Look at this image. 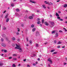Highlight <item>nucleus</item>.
<instances>
[{"label":"nucleus","mask_w":67,"mask_h":67,"mask_svg":"<svg viewBox=\"0 0 67 67\" xmlns=\"http://www.w3.org/2000/svg\"><path fill=\"white\" fill-rule=\"evenodd\" d=\"M16 47L15 48V49H19L20 50L19 51L20 52H22V49L21 48V46L20 45H18V44H16Z\"/></svg>","instance_id":"1"},{"label":"nucleus","mask_w":67,"mask_h":67,"mask_svg":"<svg viewBox=\"0 0 67 67\" xmlns=\"http://www.w3.org/2000/svg\"><path fill=\"white\" fill-rule=\"evenodd\" d=\"M51 24L49 25V26H50L51 27H53L54 26V23L53 22H49Z\"/></svg>","instance_id":"2"},{"label":"nucleus","mask_w":67,"mask_h":67,"mask_svg":"<svg viewBox=\"0 0 67 67\" xmlns=\"http://www.w3.org/2000/svg\"><path fill=\"white\" fill-rule=\"evenodd\" d=\"M44 3H46V4H48V5H53V3H51V2H50L51 3V4H50V3H49L48 2H47V1H45Z\"/></svg>","instance_id":"3"},{"label":"nucleus","mask_w":67,"mask_h":67,"mask_svg":"<svg viewBox=\"0 0 67 67\" xmlns=\"http://www.w3.org/2000/svg\"><path fill=\"white\" fill-rule=\"evenodd\" d=\"M47 61L49 62L50 63V64H53V62H52V61L51 58H48L47 60Z\"/></svg>","instance_id":"4"},{"label":"nucleus","mask_w":67,"mask_h":67,"mask_svg":"<svg viewBox=\"0 0 67 67\" xmlns=\"http://www.w3.org/2000/svg\"><path fill=\"white\" fill-rule=\"evenodd\" d=\"M36 36H40V34L38 32H36Z\"/></svg>","instance_id":"5"},{"label":"nucleus","mask_w":67,"mask_h":67,"mask_svg":"<svg viewBox=\"0 0 67 67\" xmlns=\"http://www.w3.org/2000/svg\"><path fill=\"white\" fill-rule=\"evenodd\" d=\"M1 45L3 47H5L6 46V45L5 44V43H2L1 44Z\"/></svg>","instance_id":"6"},{"label":"nucleus","mask_w":67,"mask_h":67,"mask_svg":"<svg viewBox=\"0 0 67 67\" xmlns=\"http://www.w3.org/2000/svg\"><path fill=\"white\" fill-rule=\"evenodd\" d=\"M58 33H57L55 34V38L58 37Z\"/></svg>","instance_id":"7"},{"label":"nucleus","mask_w":67,"mask_h":67,"mask_svg":"<svg viewBox=\"0 0 67 67\" xmlns=\"http://www.w3.org/2000/svg\"><path fill=\"white\" fill-rule=\"evenodd\" d=\"M44 24L45 25H46L48 26V23L46 22H44Z\"/></svg>","instance_id":"8"},{"label":"nucleus","mask_w":67,"mask_h":67,"mask_svg":"<svg viewBox=\"0 0 67 67\" xmlns=\"http://www.w3.org/2000/svg\"><path fill=\"white\" fill-rule=\"evenodd\" d=\"M30 2H31V3H35V2H34L33 1L31 0H30Z\"/></svg>","instance_id":"9"},{"label":"nucleus","mask_w":67,"mask_h":67,"mask_svg":"<svg viewBox=\"0 0 67 67\" xmlns=\"http://www.w3.org/2000/svg\"><path fill=\"white\" fill-rule=\"evenodd\" d=\"M33 16H30L29 17V18L30 19H33Z\"/></svg>","instance_id":"10"},{"label":"nucleus","mask_w":67,"mask_h":67,"mask_svg":"<svg viewBox=\"0 0 67 67\" xmlns=\"http://www.w3.org/2000/svg\"><path fill=\"white\" fill-rule=\"evenodd\" d=\"M6 40H7L8 42V43H10V42H11V41L8 40V38H6Z\"/></svg>","instance_id":"11"},{"label":"nucleus","mask_w":67,"mask_h":67,"mask_svg":"<svg viewBox=\"0 0 67 67\" xmlns=\"http://www.w3.org/2000/svg\"><path fill=\"white\" fill-rule=\"evenodd\" d=\"M36 30V29L35 28H33V29H32V30L33 32H35Z\"/></svg>","instance_id":"12"},{"label":"nucleus","mask_w":67,"mask_h":67,"mask_svg":"<svg viewBox=\"0 0 67 67\" xmlns=\"http://www.w3.org/2000/svg\"><path fill=\"white\" fill-rule=\"evenodd\" d=\"M9 20H10V18H8L6 19V22H8L9 21Z\"/></svg>","instance_id":"13"},{"label":"nucleus","mask_w":67,"mask_h":67,"mask_svg":"<svg viewBox=\"0 0 67 67\" xmlns=\"http://www.w3.org/2000/svg\"><path fill=\"white\" fill-rule=\"evenodd\" d=\"M12 39L13 41H14L15 40V38L14 37L12 38Z\"/></svg>","instance_id":"14"},{"label":"nucleus","mask_w":67,"mask_h":67,"mask_svg":"<svg viewBox=\"0 0 67 67\" xmlns=\"http://www.w3.org/2000/svg\"><path fill=\"white\" fill-rule=\"evenodd\" d=\"M63 7L64 8H66V7H67V4H65L63 6Z\"/></svg>","instance_id":"15"},{"label":"nucleus","mask_w":67,"mask_h":67,"mask_svg":"<svg viewBox=\"0 0 67 67\" xmlns=\"http://www.w3.org/2000/svg\"><path fill=\"white\" fill-rule=\"evenodd\" d=\"M56 30H54L52 31V34H53V33H56Z\"/></svg>","instance_id":"16"},{"label":"nucleus","mask_w":67,"mask_h":67,"mask_svg":"<svg viewBox=\"0 0 67 67\" xmlns=\"http://www.w3.org/2000/svg\"><path fill=\"white\" fill-rule=\"evenodd\" d=\"M16 11H17V12H19L20 11V10L18 9H16Z\"/></svg>","instance_id":"17"},{"label":"nucleus","mask_w":67,"mask_h":67,"mask_svg":"<svg viewBox=\"0 0 67 67\" xmlns=\"http://www.w3.org/2000/svg\"><path fill=\"white\" fill-rule=\"evenodd\" d=\"M55 15L56 16H59V14H58V13H56Z\"/></svg>","instance_id":"18"},{"label":"nucleus","mask_w":67,"mask_h":67,"mask_svg":"<svg viewBox=\"0 0 67 67\" xmlns=\"http://www.w3.org/2000/svg\"><path fill=\"white\" fill-rule=\"evenodd\" d=\"M55 49H53L51 50V53H52V52H53L55 51Z\"/></svg>","instance_id":"19"},{"label":"nucleus","mask_w":67,"mask_h":67,"mask_svg":"<svg viewBox=\"0 0 67 67\" xmlns=\"http://www.w3.org/2000/svg\"><path fill=\"white\" fill-rule=\"evenodd\" d=\"M20 35V34L19 33V32H17L16 33V35Z\"/></svg>","instance_id":"20"},{"label":"nucleus","mask_w":67,"mask_h":67,"mask_svg":"<svg viewBox=\"0 0 67 67\" xmlns=\"http://www.w3.org/2000/svg\"><path fill=\"white\" fill-rule=\"evenodd\" d=\"M3 65V63H0V66H2Z\"/></svg>","instance_id":"21"},{"label":"nucleus","mask_w":67,"mask_h":67,"mask_svg":"<svg viewBox=\"0 0 67 67\" xmlns=\"http://www.w3.org/2000/svg\"><path fill=\"white\" fill-rule=\"evenodd\" d=\"M8 14H7L6 15V16L5 17V18H8Z\"/></svg>","instance_id":"22"},{"label":"nucleus","mask_w":67,"mask_h":67,"mask_svg":"<svg viewBox=\"0 0 67 67\" xmlns=\"http://www.w3.org/2000/svg\"><path fill=\"white\" fill-rule=\"evenodd\" d=\"M11 5L12 7H14V4L13 3H12L11 4Z\"/></svg>","instance_id":"23"},{"label":"nucleus","mask_w":67,"mask_h":67,"mask_svg":"<svg viewBox=\"0 0 67 67\" xmlns=\"http://www.w3.org/2000/svg\"><path fill=\"white\" fill-rule=\"evenodd\" d=\"M63 29H64V30H65V32H67V29H66V28H64Z\"/></svg>","instance_id":"24"},{"label":"nucleus","mask_w":67,"mask_h":67,"mask_svg":"<svg viewBox=\"0 0 67 67\" xmlns=\"http://www.w3.org/2000/svg\"><path fill=\"white\" fill-rule=\"evenodd\" d=\"M29 42L30 44H32V41L31 40L29 41Z\"/></svg>","instance_id":"25"},{"label":"nucleus","mask_w":67,"mask_h":67,"mask_svg":"<svg viewBox=\"0 0 67 67\" xmlns=\"http://www.w3.org/2000/svg\"><path fill=\"white\" fill-rule=\"evenodd\" d=\"M57 53V52H54L52 54H56Z\"/></svg>","instance_id":"26"},{"label":"nucleus","mask_w":67,"mask_h":67,"mask_svg":"<svg viewBox=\"0 0 67 67\" xmlns=\"http://www.w3.org/2000/svg\"><path fill=\"white\" fill-rule=\"evenodd\" d=\"M6 27H4L3 28V30H6Z\"/></svg>","instance_id":"27"},{"label":"nucleus","mask_w":67,"mask_h":67,"mask_svg":"<svg viewBox=\"0 0 67 67\" xmlns=\"http://www.w3.org/2000/svg\"><path fill=\"white\" fill-rule=\"evenodd\" d=\"M12 46H13V47L14 46H15V44H14V43H13L12 44Z\"/></svg>","instance_id":"28"},{"label":"nucleus","mask_w":67,"mask_h":67,"mask_svg":"<svg viewBox=\"0 0 67 67\" xmlns=\"http://www.w3.org/2000/svg\"><path fill=\"white\" fill-rule=\"evenodd\" d=\"M61 43H62V42L60 41H59L57 43V44H61Z\"/></svg>","instance_id":"29"},{"label":"nucleus","mask_w":67,"mask_h":67,"mask_svg":"<svg viewBox=\"0 0 67 67\" xmlns=\"http://www.w3.org/2000/svg\"><path fill=\"white\" fill-rule=\"evenodd\" d=\"M31 27H34V25L33 24L31 26Z\"/></svg>","instance_id":"30"},{"label":"nucleus","mask_w":67,"mask_h":67,"mask_svg":"<svg viewBox=\"0 0 67 67\" xmlns=\"http://www.w3.org/2000/svg\"><path fill=\"white\" fill-rule=\"evenodd\" d=\"M2 36H3V37H5V34H3L2 35Z\"/></svg>","instance_id":"31"},{"label":"nucleus","mask_w":67,"mask_h":67,"mask_svg":"<svg viewBox=\"0 0 67 67\" xmlns=\"http://www.w3.org/2000/svg\"><path fill=\"white\" fill-rule=\"evenodd\" d=\"M36 47H38V44H36Z\"/></svg>","instance_id":"32"},{"label":"nucleus","mask_w":67,"mask_h":67,"mask_svg":"<svg viewBox=\"0 0 67 67\" xmlns=\"http://www.w3.org/2000/svg\"><path fill=\"white\" fill-rule=\"evenodd\" d=\"M44 20H43V19H42V23H44Z\"/></svg>","instance_id":"33"},{"label":"nucleus","mask_w":67,"mask_h":67,"mask_svg":"<svg viewBox=\"0 0 67 67\" xmlns=\"http://www.w3.org/2000/svg\"><path fill=\"white\" fill-rule=\"evenodd\" d=\"M57 19H59L60 20V17H59L58 16V17L57 18Z\"/></svg>","instance_id":"34"},{"label":"nucleus","mask_w":67,"mask_h":67,"mask_svg":"<svg viewBox=\"0 0 67 67\" xmlns=\"http://www.w3.org/2000/svg\"><path fill=\"white\" fill-rule=\"evenodd\" d=\"M13 67H15V65L14 64H13L12 65Z\"/></svg>","instance_id":"35"},{"label":"nucleus","mask_w":67,"mask_h":67,"mask_svg":"<svg viewBox=\"0 0 67 67\" xmlns=\"http://www.w3.org/2000/svg\"><path fill=\"white\" fill-rule=\"evenodd\" d=\"M37 24H40L41 23V22L40 21H38L37 22Z\"/></svg>","instance_id":"36"},{"label":"nucleus","mask_w":67,"mask_h":67,"mask_svg":"<svg viewBox=\"0 0 67 67\" xmlns=\"http://www.w3.org/2000/svg\"><path fill=\"white\" fill-rule=\"evenodd\" d=\"M4 52H5V53H6V52H7V50H4Z\"/></svg>","instance_id":"37"},{"label":"nucleus","mask_w":67,"mask_h":67,"mask_svg":"<svg viewBox=\"0 0 67 67\" xmlns=\"http://www.w3.org/2000/svg\"><path fill=\"white\" fill-rule=\"evenodd\" d=\"M59 20L60 21H63V19L60 18V19H59Z\"/></svg>","instance_id":"38"},{"label":"nucleus","mask_w":67,"mask_h":67,"mask_svg":"<svg viewBox=\"0 0 67 67\" xmlns=\"http://www.w3.org/2000/svg\"><path fill=\"white\" fill-rule=\"evenodd\" d=\"M43 8H44V9H45V8H46V7H45V5H43Z\"/></svg>","instance_id":"39"},{"label":"nucleus","mask_w":67,"mask_h":67,"mask_svg":"<svg viewBox=\"0 0 67 67\" xmlns=\"http://www.w3.org/2000/svg\"><path fill=\"white\" fill-rule=\"evenodd\" d=\"M59 32H60V33H62L63 32V31L62 30H60L59 31Z\"/></svg>","instance_id":"40"},{"label":"nucleus","mask_w":67,"mask_h":67,"mask_svg":"<svg viewBox=\"0 0 67 67\" xmlns=\"http://www.w3.org/2000/svg\"><path fill=\"white\" fill-rule=\"evenodd\" d=\"M1 41L2 42H3V39L2 38L1 39Z\"/></svg>","instance_id":"41"},{"label":"nucleus","mask_w":67,"mask_h":67,"mask_svg":"<svg viewBox=\"0 0 67 67\" xmlns=\"http://www.w3.org/2000/svg\"><path fill=\"white\" fill-rule=\"evenodd\" d=\"M54 43L55 44H56V41L54 40Z\"/></svg>","instance_id":"42"},{"label":"nucleus","mask_w":67,"mask_h":67,"mask_svg":"<svg viewBox=\"0 0 67 67\" xmlns=\"http://www.w3.org/2000/svg\"><path fill=\"white\" fill-rule=\"evenodd\" d=\"M15 14L16 15H19V14L18 13H16Z\"/></svg>","instance_id":"43"},{"label":"nucleus","mask_w":67,"mask_h":67,"mask_svg":"<svg viewBox=\"0 0 67 67\" xmlns=\"http://www.w3.org/2000/svg\"><path fill=\"white\" fill-rule=\"evenodd\" d=\"M17 29L18 30V32H19L20 31V29H19V28H18Z\"/></svg>","instance_id":"44"},{"label":"nucleus","mask_w":67,"mask_h":67,"mask_svg":"<svg viewBox=\"0 0 67 67\" xmlns=\"http://www.w3.org/2000/svg\"><path fill=\"white\" fill-rule=\"evenodd\" d=\"M12 58L11 57H9V59H12Z\"/></svg>","instance_id":"45"},{"label":"nucleus","mask_w":67,"mask_h":67,"mask_svg":"<svg viewBox=\"0 0 67 67\" xmlns=\"http://www.w3.org/2000/svg\"><path fill=\"white\" fill-rule=\"evenodd\" d=\"M21 26L22 27H24V25L23 24H22L21 25Z\"/></svg>","instance_id":"46"},{"label":"nucleus","mask_w":67,"mask_h":67,"mask_svg":"<svg viewBox=\"0 0 67 67\" xmlns=\"http://www.w3.org/2000/svg\"><path fill=\"white\" fill-rule=\"evenodd\" d=\"M58 13H61V12L60 11H58Z\"/></svg>","instance_id":"47"},{"label":"nucleus","mask_w":67,"mask_h":67,"mask_svg":"<svg viewBox=\"0 0 67 67\" xmlns=\"http://www.w3.org/2000/svg\"><path fill=\"white\" fill-rule=\"evenodd\" d=\"M26 40L27 42H28V41H29V39H28V38H27V37L26 38Z\"/></svg>","instance_id":"48"},{"label":"nucleus","mask_w":67,"mask_h":67,"mask_svg":"<svg viewBox=\"0 0 67 67\" xmlns=\"http://www.w3.org/2000/svg\"><path fill=\"white\" fill-rule=\"evenodd\" d=\"M58 48H60V46H58Z\"/></svg>","instance_id":"49"},{"label":"nucleus","mask_w":67,"mask_h":67,"mask_svg":"<svg viewBox=\"0 0 67 67\" xmlns=\"http://www.w3.org/2000/svg\"><path fill=\"white\" fill-rule=\"evenodd\" d=\"M16 54H13V56H16Z\"/></svg>","instance_id":"50"},{"label":"nucleus","mask_w":67,"mask_h":67,"mask_svg":"<svg viewBox=\"0 0 67 67\" xmlns=\"http://www.w3.org/2000/svg\"><path fill=\"white\" fill-rule=\"evenodd\" d=\"M66 64H67V63H64V65H66Z\"/></svg>","instance_id":"51"},{"label":"nucleus","mask_w":67,"mask_h":67,"mask_svg":"<svg viewBox=\"0 0 67 67\" xmlns=\"http://www.w3.org/2000/svg\"><path fill=\"white\" fill-rule=\"evenodd\" d=\"M33 65H34V66H35V65H36V64L35 63L33 64Z\"/></svg>","instance_id":"52"},{"label":"nucleus","mask_w":67,"mask_h":67,"mask_svg":"<svg viewBox=\"0 0 67 67\" xmlns=\"http://www.w3.org/2000/svg\"><path fill=\"white\" fill-rule=\"evenodd\" d=\"M37 12H40V10H37Z\"/></svg>","instance_id":"53"},{"label":"nucleus","mask_w":67,"mask_h":67,"mask_svg":"<svg viewBox=\"0 0 67 67\" xmlns=\"http://www.w3.org/2000/svg\"><path fill=\"white\" fill-rule=\"evenodd\" d=\"M26 60V59H25L23 60L24 62H25Z\"/></svg>","instance_id":"54"},{"label":"nucleus","mask_w":67,"mask_h":67,"mask_svg":"<svg viewBox=\"0 0 67 67\" xmlns=\"http://www.w3.org/2000/svg\"><path fill=\"white\" fill-rule=\"evenodd\" d=\"M34 16V14H32L31 16H32V17H33V16Z\"/></svg>","instance_id":"55"},{"label":"nucleus","mask_w":67,"mask_h":67,"mask_svg":"<svg viewBox=\"0 0 67 67\" xmlns=\"http://www.w3.org/2000/svg\"><path fill=\"white\" fill-rule=\"evenodd\" d=\"M14 60H16V58H14Z\"/></svg>","instance_id":"56"},{"label":"nucleus","mask_w":67,"mask_h":67,"mask_svg":"<svg viewBox=\"0 0 67 67\" xmlns=\"http://www.w3.org/2000/svg\"><path fill=\"white\" fill-rule=\"evenodd\" d=\"M48 43V42H46L44 43L45 45H46V44H47Z\"/></svg>","instance_id":"57"},{"label":"nucleus","mask_w":67,"mask_h":67,"mask_svg":"<svg viewBox=\"0 0 67 67\" xmlns=\"http://www.w3.org/2000/svg\"><path fill=\"white\" fill-rule=\"evenodd\" d=\"M65 19H67V17H65Z\"/></svg>","instance_id":"58"},{"label":"nucleus","mask_w":67,"mask_h":67,"mask_svg":"<svg viewBox=\"0 0 67 67\" xmlns=\"http://www.w3.org/2000/svg\"><path fill=\"white\" fill-rule=\"evenodd\" d=\"M40 60V58H38V60Z\"/></svg>","instance_id":"59"},{"label":"nucleus","mask_w":67,"mask_h":67,"mask_svg":"<svg viewBox=\"0 0 67 67\" xmlns=\"http://www.w3.org/2000/svg\"><path fill=\"white\" fill-rule=\"evenodd\" d=\"M6 12V11L5 10V11H4V12H3L4 13H5V12Z\"/></svg>","instance_id":"60"},{"label":"nucleus","mask_w":67,"mask_h":67,"mask_svg":"<svg viewBox=\"0 0 67 67\" xmlns=\"http://www.w3.org/2000/svg\"><path fill=\"white\" fill-rule=\"evenodd\" d=\"M65 46H63L62 47V48H65Z\"/></svg>","instance_id":"61"},{"label":"nucleus","mask_w":67,"mask_h":67,"mask_svg":"<svg viewBox=\"0 0 67 67\" xmlns=\"http://www.w3.org/2000/svg\"><path fill=\"white\" fill-rule=\"evenodd\" d=\"M25 12H28V11H27V10H26Z\"/></svg>","instance_id":"62"},{"label":"nucleus","mask_w":67,"mask_h":67,"mask_svg":"<svg viewBox=\"0 0 67 67\" xmlns=\"http://www.w3.org/2000/svg\"><path fill=\"white\" fill-rule=\"evenodd\" d=\"M18 42H19V41H20V39H18Z\"/></svg>","instance_id":"63"},{"label":"nucleus","mask_w":67,"mask_h":67,"mask_svg":"<svg viewBox=\"0 0 67 67\" xmlns=\"http://www.w3.org/2000/svg\"><path fill=\"white\" fill-rule=\"evenodd\" d=\"M27 66L28 67H30V65H27Z\"/></svg>","instance_id":"64"}]
</instances>
